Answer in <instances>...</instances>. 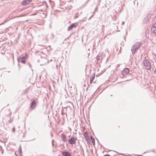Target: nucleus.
Returning a JSON list of instances; mask_svg holds the SVG:
<instances>
[{"mask_svg":"<svg viewBox=\"0 0 156 156\" xmlns=\"http://www.w3.org/2000/svg\"><path fill=\"white\" fill-rule=\"evenodd\" d=\"M25 59L26 58L24 57L20 58H19V61L22 63L25 64L26 63Z\"/></svg>","mask_w":156,"mask_h":156,"instance_id":"nucleus-9","label":"nucleus"},{"mask_svg":"<svg viewBox=\"0 0 156 156\" xmlns=\"http://www.w3.org/2000/svg\"><path fill=\"white\" fill-rule=\"evenodd\" d=\"M22 153L21 148V147H20L18 151H16L15 152V154L16 155H21Z\"/></svg>","mask_w":156,"mask_h":156,"instance_id":"nucleus-7","label":"nucleus"},{"mask_svg":"<svg viewBox=\"0 0 156 156\" xmlns=\"http://www.w3.org/2000/svg\"><path fill=\"white\" fill-rule=\"evenodd\" d=\"M76 23H73L68 28V30L69 31L71 30L73 27H76Z\"/></svg>","mask_w":156,"mask_h":156,"instance_id":"nucleus-8","label":"nucleus"},{"mask_svg":"<svg viewBox=\"0 0 156 156\" xmlns=\"http://www.w3.org/2000/svg\"><path fill=\"white\" fill-rule=\"evenodd\" d=\"M141 45L140 42H136L133 45L131 48V51L133 54H134L137 51Z\"/></svg>","mask_w":156,"mask_h":156,"instance_id":"nucleus-1","label":"nucleus"},{"mask_svg":"<svg viewBox=\"0 0 156 156\" xmlns=\"http://www.w3.org/2000/svg\"><path fill=\"white\" fill-rule=\"evenodd\" d=\"M154 74H156V70H155L154 71Z\"/></svg>","mask_w":156,"mask_h":156,"instance_id":"nucleus-17","label":"nucleus"},{"mask_svg":"<svg viewBox=\"0 0 156 156\" xmlns=\"http://www.w3.org/2000/svg\"><path fill=\"white\" fill-rule=\"evenodd\" d=\"M151 31L153 33H156V23L153 25L151 29Z\"/></svg>","mask_w":156,"mask_h":156,"instance_id":"nucleus-6","label":"nucleus"},{"mask_svg":"<svg viewBox=\"0 0 156 156\" xmlns=\"http://www.w3.org/2000/svg\"><path fill=\"white\" fill-rule=\"evenodd\" d=\"M95 77V74H94L92 76H91L90 78V83L91 84L93 81L94 78Z\"/></svg>","mask_w":156,"mask_h":156,"instance_id":"nucleus-13","label":"nucleus"},{"mask_svg":"<svg viewBox=\"0 0 156 156\" xmlns=\"http://www.w3.org/2000/svg\"><path fill=\"white\" fill-rule=\"evenodd\" d=\"M90 139L93 145H94L95 144L94 139L91 136H90Z\"/></svg>","mask_w":156,"mask_h":156,"instance_id":"nucleus-15","label":"nucleus"},{"mask_svg":"<svg viewBox=\"0 0 156 156\" xmlns=\"http://www.w3.org/2000/svg\"><path fill=\"white\" fill-rule=\"evenodd\" d=\"M84 135L87 141H88L89 139V137L88 136L87 133V132L85 133L84 134Z\"/></svg>","mask_w":156,"mask_h":156,"instance_id":"nucleus-14","label":"nucleus"},{"mask_svg":"<svg viewBox=\"0 0 156 156\" xmlns=\"http://www.w3.org/2000/svg\"><path fill=\"white\" fill-rule=\"evenodd\" d=\"M76 140V138L72 137L68 140V142L70 144H73L75 143Z\"/></svg>","mask_w":156,"mask_h":156,"instance_id":"nucleus-3","label":"nucleus"},{"mask_svg":"<svg viewBox=\"0 0 156 156\" xmlns=\"http://www.w3.org/2000/svg\"><path fill=\"white\" fill-rule=\"evenodd\" d=\"M12 131L13 132H15V128H13L12 129Z\"/></svg>","mask_w":156,"mask_h":156,"instance_id":"nucleus-16","label":"nucleus"},{"mask_svg":"<svg viewBox=\"0 0 156 156\" xmlns=\"http://www.w3.org/2000/svg\"><path fill=\"white\" fill-rule=\"evenodd\" d=\"M144 66L146 69L147 70H150L151 68L150 63L147 60H144L143 62Z\"/></svg>","mask_w":156,"mask_h":156,"instance_id":"nucleus-2","label":"nucleus"},{"mask_svg":"<svg viewBox=\"0 0 156 156\" xmlns=\"http://www.w3.org/2000/svg\"><path fill=\"white\" fill-rule=\"evenodd\" d=\"M98 58V57L97 56V58H98V60L99 59V58Z\"/></svg>","mask_w":156,"mask_h":156,"instance_id":"nucleus-18","label":"nucleus"},{"mask_svg":"<svg viewBox=\"0 0 156 156\" xmlns=\"http://www.w3.org/2000/svg\"><path fill=\"white\" fill-rule=\"evenodd\" d=\"M32 0H24L21 3V4L23 5H25L30 4Z\"/></svg>","mask_w":156,"mask_h":156,"instance_id":"nucleus-4","label":"nucleus"},{"mask_svg":"<svg viewBox=\"0 0 156 156\" xmlns=\"http://www.w3.org/2000/svg\"><path fill=\"white\" fill-rule=\"evenodd\" d=\"M62 154L64 156H71V154L67 151H63Z\"/></svg>","mask_w":156,"mask_h":156,"instance_id":"nucleus-10","label":"nucleus"},{"mask_svg":"<svg viewBox=\"0 0 156 156\" xmlns=\"http://www.w3.org/2000/svg\"><path fill=\"white\" fill-rule=\"evenodd\" d=\"M129 72V69L128 68H125L122 71V74L124 75H126L128 74Z\"/></svg>","mask_w":156,"mask_h":156,"instance_id":"nucleus-5","label":"nucleus"},{"mask_svg":"<svg viewBox=\"0 0 156 156\" xmlns=\"http://www.w3.org/2000/svg\"><path fill=\"white\" fill-rule=\"evenodd\" d=\"M61 138L62 140L64 142H65L66 140V136L64 134H62L61 135Z\"/></svg>","mask_w":156,"mask_h":156,"instance_id":"nucleus-11","label":"nucleus"},{"mask_svg":"<svg viewBox=\"0 0 156 156\" xmlns=\"http://www.w3.org/2000/svg\"><path fill=\"white\" fill-rule=\"evenodd\" d=\"M36 106V102L35 101H33L31 104V108L32 109L34 108Z\"/></svg>","mask_w":156,"mask_h":156,"instance_id":"nucleus-12","label":"nucleus"}]
</instances>
